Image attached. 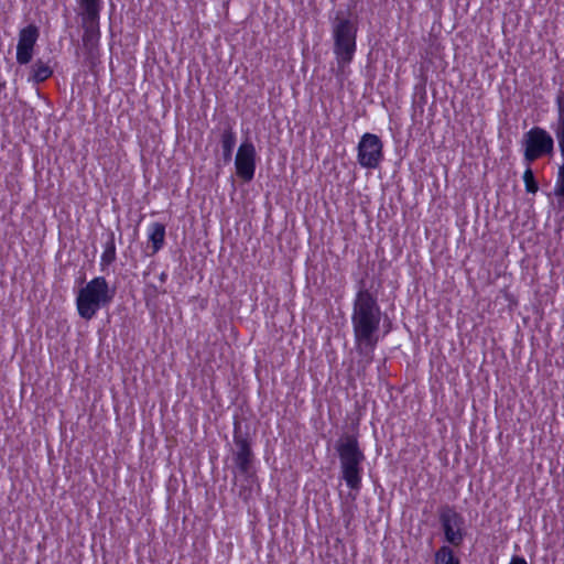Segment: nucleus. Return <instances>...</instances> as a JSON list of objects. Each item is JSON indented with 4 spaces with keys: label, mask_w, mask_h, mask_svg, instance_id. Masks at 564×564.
Listing matches in <instances>:
<instances>
[{
    "label": "nucleus",
    "mask_w": 564,
    "mask_h": 564,
    "mask_svg": "<svg viewBox=\"0 0 564 564\" xmlns=\"http://www.w3.org/2000/svg\"><path fill=\"white\" fill-rule=\"evenodd\" d=\"M381 322V308L377 297L360 281L359 290L352 303L351 324L356 350L361 356L359 364L362 369L373 360V350L378 344V332Z\"/></svg>",
    "instance_id": "nucleus-1"
},
{
    "label": "nucleus",
    "mask_w": 564,
    "mask_h": 564,
    "mask_svg": "<svg viewBox=\"0 0 564 564\" xmlns=\"http://www.w3.org/2000/svg\"><path fill=\"white\" fill-rule=\"evenodd\" d=\"M335 449L340 463L341 478L350 490L358 492L361 488L362 463L366 457L357 436L344 434L336 442Z\"/></svg>",
    "instance_id": "nucleus-2"
},
{
    "label": "nucleus",
    "mask_w": 564,
    "mask_h": 564,
    "mask_svg": "<svg viewBox=\"0 0 564 564\" xmlns=\"http://www.w3.org/2000/svg\"><path fill=\"white\" fill-rule=\"evenodd\" d=\"M332 33L337 62L336 76L343 77L356 53L357 26L350 19L337 15L332 23Z\"/></svg>",
    "instance_id": "nucleus-3"
},
{
    "label": "nucleus",
    "mask_w": 564,
    "mask_h": 564,
    "mask_svg": "<svg viewBox=\"0 0 564 564\" xmlns=\"http://www.w3.org/2000/svg\"><path fill=\"white\" fill-rule=\"evenodd\" d=\"M115 297L104 276H96L82 288L76 297L78 314L84 319H91L97 312L109 305Z\"/></svg>",
    "instance_id": "nucleus-4"
},
{
    "label": "nucleus",
    "mask_w": 564,
    "mask_h": 564,
    "mask_svg": "<svg viewBox=\"0 0 564 564\" xmlns=\"http://www.w3.org/2000/svg\"><path fill=\"white\" fill-rule=\"evenodd\" d=\"M523 159L531 164L540 158L552 156L554 153V139L549 131L541 127H533L523 134Z\"/></svg>",
    "instance_id": "nucleus-5"
},
{
    "label": "nucleus",
    "mask_w": 564,
    "mask_h": 564,
    "mask_svg": "<svg viewBox=\"0 0 564 564\" xmlns=\"http://www.w3.org/2000/svg\"><path fill=\"white\" fill-rule=\"evenodd\" d=\"M438 520L444 533V541L453 547L462 546L466 536L464 517L453 506L444 505L438 508Z\"/></svg>",
    "instance_id": "nucleus-6"
},
{
    "label": "nucleus",
    "mask_w": 564,
    "mask_h": 564,
    "mask_svg": "<svg viewBox=\"0 0 564 564\" xmlns=\"http://www.w3.org/2000/svg\"><path fill=\"white\" fill-rule=\"evenodd\" d=\"M357 151V161L365 169L375 170L383 160V143L377 134H362Z\"/></svg>",
    "instance_id": "nucleus-7"
},
{
    "label": "nucleus",
    "mask_w": 564,
    "mask_h": 564,
    "mask_svg": "<svg viewBox=\"0 0 564 564\" xmlns=\"http://www.w3.org/2000/svg\"><path fill=\"white\" fill-rule=\"evenodd\" d=\"M556 105V121L551 124L557 145L561 152L563 164L558 166L557 177L554 187V195L564 197V89H560L555 98Z\"/></svg>",
    "instance_id": "nucleus-8"
},
{
    "label": "nucleus",
    "mask_w": 564,
    "mask_h": 564,
    "mask_svg": "<svg viewBox=\"0 0 564 564\" xmlns=\"http://www.w3.org/2000/svg\"><path fill=\"white\" fill-rule=\"evenodd\" d=\"M239 424H235V434H234V443L236 445V452L234 454L235 464L241 475L246 477V479H250L253 477V452L251 449V444L247 435H242L241 432L238 431Z\"/></svg>",
    "instance_id": "nucleus-9"
},
{
    "label": "nucleus",
    "mask_w": 564,
    "mask_h": 564,
    "mask_svg": "<svg viewBox=\"0 0 564 564\" xmlns=\"http://www.w3.org/2000/svg\"><path fill=\"white\" fill-rule=\"evenodd\" d=\"M256 159L254 144L249 140L243 141L238 148L235 167L237 176L246 183L251 182L254 177Z\"/></svg>",
    "instance_id": "nucleus-10"
},
{
    "label": "nucleus",
    "mask_w": 564,
    "mask_h": 564,
    "mask_svg": "<svg viewBox=\"0 0 564 564\" xmlns=\"http://www.w3.org/2000/svg\"><path fill=\"white\" fill-rule=\"evenodd\" d=\"M83 47L89 59L98 56L100 41V17H80Z\"/></svg>",
    "instance_id": "nucleus-11"
},
{
    "label": "nucleus",
    "mask_w": 564,
    "mask_h": 564,
    "mask_svg": "<svg viewBox=\"0 0 564 564\" xmlns=\"http://www.w3.org/2000/svg\"><path fill=\"white\" fill-rule=\"evenodd\" d=\"M39 35V29L34 24H29L20 30L17 45V62L20 65H25L31 62L33 57V48Z\"/></svg>",
    "instance_id": "nucleus-12"
},
{
    "label": "nucleus",
    "mask_w": 564,
    "mask_h": 564,
    "mask_svg": "<svg viewBox=\"0 0 564 564\" xmlns=\"http://www.w3.org/2000/svg\"><path fill=\"white\" fill-rule=\"evenodd\" d=\"M237 137L234 128L230 124H227L220 134L223 160L225 163H229L231 161Z\"/></svg>",
    "instance_id": "nucleus-13"
},
{
    "label": "nucleus",
    "mask_w": 564,
    "mask_h": 564,
    "mask_svg": "<svg viewBox=\"0 0 564 564\" xmlns=\"http://www.w3.org/2000/svg\"><path fill=\"white\" fill-rule=\"evenodd\" d=\"M149 241L152 243V254L159 252L165 241V226L161 223H153L149 227Z\"/></svg>",
    "instance_id": "nucleus-14"
},
{
    "label": "nucleus",
    "mask_w": 564,
    "mask_h": 564,
    "mask_svg": "<svg viewBox=\"0 0 564 564\" xmlns=\"http://www.w3.org/2000/svg\"><path fill=\"white\" fill-rule=\"evenodd\" d=\"M116 260V242L113 231L107 234V240L104 245V251L100 257V267L104 271L107 267L113 263Z\"/></svg>",
    "instance_id": "nucleus-15"
},
{
    "label": "nucleus",
    "mask_w": 564,
    "mask_h": 564,
    "mask_svg": "<svg viewBox=\"0 0 564 564\" xmlns=\"http://www.w3.org/2000/svg\"><path fill=\"white\" fill-rule=\"evenodd\" d=\"M52 75L53 69L48 66V64L37 59L31 67V75L29 79L35 84H40L45 82Z\"/></svg>",
    "instance_id": "nucleus-16"
},
{
    "label": "nucleus",
    "mask_w": 564,
    "mask_h": 564,
    "mask_svg": "<svg viewBox=\"0 0 564 564\" xmlns=\"http://www.w3.org/2000/svg\"><path fill=\"white\" fill-rule=\"evenodd\" d=\"M435 564H462L451 545H442L434 553Z\"/></svg>",
    "instance_id": "nucleus-17"
},
{
    "label": "nucleus",
    "mask_w": 564,
    "mask_h": 564,
    "mask_svg": "<svg viewBox=\"0 0 564 564\" xmlns=\"http://www.w3.org/2000/svg\"><path fill=\"white\" fill-rule=\"evenodd\" d=\"M79 6V17H100L102 0H76Z\"/></svg>",
    "instance_id": "nucleus-18"
},
{
    "label": "nucleus",
    "mask_w": 564,
    "mask_h": 564,
    "mask_svg": "<svg viewBox=\"0 0 564 564\" xmlns=\"http://www.w3.org/2000/svg\"><path fill=\"white\" fill-rule=\"evenodd\" d=\"M531 164H527V169L523 173V182L525 186V191L531 194H535L539 189V185L534 178L533 171L530 166Z\"/></svg>",
    "instance_id": "nucleus-19"
},
{
    "label": "nucleus",
    "mask_w": 564,
    "mask_h": 564,
    "mask_svg": "<svg viewBox=\"0 0 564 564\" xmlns=\"http://www.w3.org/2000/svg\"><path fill=\"white\" fill-rule=\"evenodd\" d=\"M509 564H528L525 558L519 555H513Z\"/></svg>",
    "instance_id": "nucleus-20"
},
{
    "label": "nucleus",
    "mask_w": 564,
    "mask_h": 564,
    "mask_svg": "<svg viewBox=\"0 0 564 564\" xmlns=\"http://www.w3.org/2000/svg\"><path fill=\"white\" fill-rule=\"evenodd\" d=\"M166 279H167V274H166L165 272H162V273L160 274V281H161L162 283H164V282L166 281Z\"/></svg>",
    "instance_id": "nucleus-21"
}]
</instances>
